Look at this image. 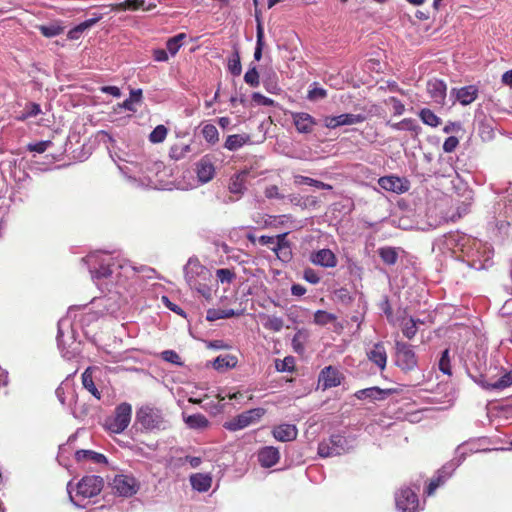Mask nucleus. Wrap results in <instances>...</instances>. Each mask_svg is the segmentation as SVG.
Here are the masks:
<instances>
[{
    "label": "nucleus",
    "instance_id": "35",
    "mask_svg": "<svg viewBox=\"0 0 512 512\" xmlns=\"http://www.w3.org/2000/svg\"><path fill=\"white\" fill-rule=\"evenodd\" d=\"M419 117L423 123L431 127H437L441 123L440 118L428 108H423L419 113Z\"/></svg>",
    "mask_w": 512,
    "mask_h": 512
},
{
    "label": "nucleus",
    "instance_id": "36",
    "mask_svg": "<svg viewBox=\"0 0 512 512\" xmlns=\"http://www.w3.org/2000/svg\"><path fill=\"white\" fill-rule=\"evenodd\" d=\"M202 135L204 139L214 145L219 141V132L215 125L213 124H206L202 128Z\"/></svg>",
    "mask_w": 512,
    "mask_h": 512
},
{
    "label": "nucleus",
    "instance_id": "48",
    "mask_svg": "<svg viewBox=\"0 0 512 512\" xmlns=\"http://www.w3.org/2000/svg\"><path fill=\"white\" fill-rule=\"evenodd\" d=\"M439 369L444 374L451 375L449 349H445L442 352L441 358L439 360Z\"/></svg>",
    "mask_w": 512,
    "mask_h": 512
},
{
    "label": "nucleus",
    "instance_id": "43",
    "mask_svg": "<svg viewBox=\"0 0 512 512\" xmlns=\"http://www.w3.org/2000/svg\"><path fill=\"white\" fill-rule=\"evenodd\" d=\"M276 370L279 372H290L294 369V359L291 356L285 357L283 360L275 361Z\"/></svg>",
    "mask_w": 512,
    "mask_h": 512
},
{
    "label": "nucleus",
    "instance_id": "56",
    "mask_svg": "<svg viewBox=\"0 0 512 512\" xmlns=\"http://www.w3.org/2000/svg\"><path fill=\"white\" fill-rule=\"evenodd\" d=\"M388 103L392 105L394 115H402L405 111L404 104L396 97H390Z\"/></svg>",
    "mask_w": 512,
    "mask_h": 512
},
{
    "label": "nucleus",
    "instance_id": "42",
    "mask_svg": "<svg viewBox=\"0 0 512 512\" xmlns=\"http://www.w3.org/2000/svg\"><path fill=\"white\" fill-rule=\"evenodd\" d=\"M234 311L232 309H219L217 311L215 310H209L206 320H218L223 318H230L233 317Z\"/></svg>",
    "mask_w": 512,
    "mask_h": 512
},
{
    "label": "nucleus",
    "instance_id": "22",
    "mask_svg": "<svg viewBox=\"0 0 512 512\" xmlns=\"http://www.w3.org/2000/svg\"><path fill=\"white\" fill-rule=\"evenodd\" d=\"M391 394L390 389H381L379 387H369L358 390L354 395L357 399L384 400Z\"/></svg>",
    "mask_w": 512,
    "mask_h": 512
},
{
    "label": "nucleus",
    "instance_id": "61",
    "mask_svg": "<svg viewBox=\"0 0 512 512\" xmlns=\"http://www.w3.org/2000/svg\"><path fill=\"white\" fill-rule=\"evenodd\" d=\"M153 58L158 62H166L168 60L167 51L164 49H154L153 50Z\"/></svg>",
    "mask_w": 512,
    "mask_h": 512
},
{
    "label": "nucleus",
    "instance_id": "23",
    "mask_svg": "<svg viewBox=\"0 0 512 512\" xmlns=\"http://www.w3.org/2000/svg\"><path fill=\"white\" fill-rule=\"evenodd\" d=\"M249 175L248 170H242L231 178L229 191L233 194L241 195L246 190V180Z\"/></svg>",
    "mask_w": 512,
    "mask_h": 512
},
{
    "label": "nucleus",
    "instance_id": "44",
    "mask_svg": "<svg viewBox=\"0 0 512 512\" xmlns=\"http://www.w3.org/2000/svg\"><path fill=\"white\" fill-rule=\"evenodd\" d=\"M228 69L234 76H239L241 74L242 67L238 51H235L233 58L229 60Z\"/></svg>",
    "mask_w": 512,
    "mask_h": 512
},
{
    "label": "nucleus",
    "instance_id": "17",
    "mask_svg": "<svg viewBox=\"0 0 512 512\" xmlns=\"http://www.w3.org/2000/svg\"><path fill=\"white\" fill-rule=\"evenodd\" d=\"M288 233L279 234L276 237V246L272 248V251L277 257L283 262H289L292 259V251L289 241L286 239Z\"/></svg>",
    "mask_w": 512,
    "mask_h": 512
},
{
    "label": "nucleus",
    "instance_id": "29",
    "mask_svg": "<svg viewBox=\"0 0 512 512\" xmlns=\"http://www.w3.org/2000/svg\"><path fill=\"white\" fill-rule=\"evenodd\" d=\"M184 421L191 429H205L209 425L208 419L200 413L189 415Z\"/></svg>",
    "mask_w": 512,
    "mask_h": 512
},
{
    "label": "nucleus",
    "instance_id": "51",
    "mask_svg": "<svg viewBox=\"0 0 512 512\" xmlns=\"http://www.w3.org/2000/svg\"><path fill=\"white\" fill-rule=\"evenodd\" d=\"M161 357L163 360L169 362V363H172V364H175V365H178V366H182L183 363L181 362V359H180V356L178 355V353H176L174 350H165L161 353Z\"/></svg>",
    "mask_w": 512,
    "mask_h": 512
},
{
    "label": "nucleus",
    "instance_id": "15",
    "mask_svg": "<svg viewBox=\"0 0 512 512\" xmlns=\"http://www.w3.org/2000/svg\"><path fill=\"white\" fill-rule=\"evenodd\" d=\"M447 86L443 80L433 78L427 82V92L434 103L443 105L446 98Z\"/></svg>",
    "mask_w": 512,
    "mask_h": 512
},
{
    "label": "nucleus",
    "instance_id": "2",
    "mask_svg": "<svg viewBox=\"0 0 512 512\" xmlns=\"http://www.w3.org/2000/svg\"><path fill=\"white\" fill-rule=\"evenodd\" d=\"M136 422L140 424L143 430L148 432L165 430L169 426L163 411L150 405L142 406L137 410Z\"/></svg>",
    "mask_w": 512,
    "mask_h": 512
},
{
    "label": "nucleus",
    "instance_id": "47",
    "mask_svg": "<svg viewBox=\"0 0 512 512\" xmlns=\"http://www.w3.org/2000/svg\"><path fill=\"white\" fill-rule=\"evenodd\" d=\"M41 112L40 106L36 103H29L25 107V111L22 113L20 117H18L19 120H26L30 117H35Z\"/></svg>",
    "mask_w": 512,
    "mask_h": 512
},
{
    "label": "nucleus",
    "instance_id": "14",
    "mask_svg": "<svg viewBox=\"0 0 512 512\" xmlns=\"http://www.w3.org/2000/svg\"><path fill=\"white\" fill-rule=\"evenodd\" d=\"M309 260L312 264L323 268H334L338 263L335 253L327 248L313 251L309 256Z\"/></svg>",
    "mask_w": 512,
    "mask_h": 512
},
{
    "label": "nucleus",
    "instance_id": "30",
    "mask_svg": "<svg viewBox=\"0 0 512 512\" xmlns=\"http://www.w3.org/2000/svg\"><path fill=\"white\" fill-rule=\"evenodd\" d=\"M381 260L387 265H394L398 260V253L393 247H381L378 249Z\"/></svg>",
    "mask_w": 512,
    "mask_h": 512
},
{
    "label": "nucleus",
    "instance_id": "5",
    "mask_svg": "<svg viewBox=\"0 0 512 512\" xmlns=\"http://www.w3.org/2000/svg\"><path fill=\"white\" fill-rule=\"evenodd\" d=\"M457 459L453 460L447 464H445L440 470H438L437 475L430 481L426 493L428 496L432 495L435 490L452 475L455 469L464 461L466 456V446L460 445L456 449Z\"/></svg>",
    "mask_w": 512,
    "mask_h": 512
},
{
    "label": "nucleus",
    "instance_id": "38",
    "mask_svg": "<svg viewBox=\"0 0 512 512\" xmlns=\"http://www.w3.org/2000/svg\"><path fill=\"white\" fill-rule=\"evenodd\" d=\"M307 333L303 330H299L292 339V345L295 352L303 354L305 350V342L307 340Z\"/></svg>",
    "mask_w": 512,
    "mask_h": 512
},
{
    "label": "nucleus",
    "instance_id": "13",
    "mask_svg": "<svg viewBox=\"0 0 512 512\" xmlns=\"http://www.w3.org/2000/svg\"><path fill=\"white\" fill-rule=\"evenodd\" d=\"M378 184L382 189L396 194L405 193L410 188V183L407 179L394 175L380 177Z\"/></svg>",
    "mask_w": 512,
    "mask_h": 512
},
{
    "label": "nucleus",
    "instance_id": "58",
    "mask_svg": "<svg viewBox=\"0 0 512 512\" xmlns=\"http://www.w3.org/2000/svg\"><path fill=\"white\" fill-rule=\"evenodd\" d=\"M201 324H203V322H189V333L195 339L203 340V334L199 331V326Z\"/></svg>",
    "mask_w": 512,
    "mask_h": 512
},
{
    "label": "nucleus",
    "instance_id": "6",
    "mask_svg": "<svg viewBox=\"0 0 512 512\" xmlns=\"http://www.w3.org/2000/svg\"><path fill=\"white\" fill-rule=\"evenodd\" d=\"M395 364L404 373L411 372L417 367V356L411 345L402 341L395 342Z\"/></svg>",
    "mask_w": 512,
    "mask_h": 512
},
{
    "label": "nucleus",
    "instance_id": "34",
    "mask_svg": "<svg viewBox=\"0 0 512 512\" xmlns=\"http://www.w3.org/2000/svg\"><path fill=\"white\" fill-rule=\"evenodd\" d=\"M186 38L185 33H179L171 38H169L166 42V47L168 52L174 56L177 54L181 46L183 45V40Z\"/></svg>",
    "mask_w": 512,
    "mask_h": 512
},
{
    "label": "nucleus",
    "instance_id": "10",
    "mask_svg": "<svg viewBox=\"0 0 512 512\" xmlns=\"http://www.w3.org/2000/svg\"><path fill=\"white\" fill-rule=\"evenodd\" d=\"M396 507L401 512H416L418 496L416 490L410 487L401 488L395 497Z\"/></svg>",
    "mask_w": 512,
    "mask_h": 512
},
{
    "label": "nucleus",
    "instance_id": "62",
    "mask_svg": "<svg viewBox=\"0 0 512 512\" xmlns=\"http://www.w3.org/2000/svg\"><path fill=\"white\" fill-rule=\"evenodd\" d=\"M103 93L110 94L114 97H120L121 91L117 86H103L100 88Z\"/></svg>",
    "mask_w": 512,
    "mask_h": 512
},
{
    "label": "nucleus",
    "instance_id": "4",
    "mask_svg": "<svg viewBox=\"0 0 512 512\" xmlns=\"http://www.w3.org/2000/svg\"><path fill=\"white\" fill-rule=\"evenodd\" d=\"M105 371L99 366H89L82 373V385L91 395L100 400L105 387L103 377Z\"/></svg>",
    "mask_w": 512,
    "mask_h": 512
},
{
    "label": "nucleus",
    "instance_id": "39",
    "mask_svg": "<svg viewBox=\"0 0 512 512\" xmlns=\"http://www.w3.org/2000/svg\"><path fill=\"white\" fill-rule=\"evenodd\" d=\"M191 148L186 144H175L171 147L169 155L174 160H180L185 157V155L190 152Z\"/></svg>",
    "mask_w": 512,
    "mask_h": 512
},
{
    "label": "nucleus",
    "instance_id": "63",
    "mask_svg": "<svg viewBox=\"0 0 512 512\" xmlns=\"http://www.w3.org/2000/svg\"><path fill=\"white\" fill-rule=\"evenodd\" d=\"M318 204H319V200L316 196L309 195L304 198V202H303L304 207L315 208L318 206Z\"/></svg>",
    "mask_w": 512,
    "mask_h": 512
},
{
    "label": "nucleus",
    "instance_id": "60",
    "mask_svg": "<svg viewBox=\"0 0 512 512\" xmlns=\"http://www.w3.org/2000/svg\"><path fill=\"white\" fill-rule=\"evenodd\" d=\"M337 116H325L323 119L324 126L328 129H336L340 127Z\"/></svg>",
    "mask_w": 512,
    "mask_h": 512
},
{
    "label": "nucleus",
    "instance_id": "1",
    "mask_svg": "<svg viewBox=\"0 0 512 512\" xmlns=\"http://www.w3.org/2000/svg\"><path fill=\"white\" fill-rule=\"evenodd\" d=\"M83 322H58L57 345L66 360L75 359L80 353V330Z\"/></svg>",
    "mask_w": 512,
    "mask_h": 512
},
{
    "label": "nucleus",
    "instance_id": "11",
    "mask_svg": "<svg viewBox=\"0 0 512 512\" xmlns=\"http://www.w3.org/2000/svg\"><path fill=\"white\" fill-rule=\"evenodd\" d=\"M113 489L123 497H131L137 493L139 485L131 475H116L112 482Z\"/></svg>",
    "mask_w": 512,
    "mask_h": 512
},
{
    "label": "nucleus",
    "instance_id": "52",
    "mask_svg": "<svg viewBox=\"0 0 512 512\" xmlns=\"http://www.w3.org/2000/svg\"><path fill=\"white\" fill-rule=\"evenodd\" d=\"M252 101L254 103H256L257 105H262V106H275V104H276L273 99L268 98L259 92H254L252 94Z\"/></svg>",
    "mask_w": 512,
    "mask_h": 512
},
{
    "label": "nucleus",
    "instance_id": "26",
    "mask_svg": "<svg viewBox=\"0 0 512 512\" xmlns=\"http://www.w3.org/2000/svg\"><path fill=\"white\" fill-rule=\"evenodd\" d=\"M100 19H102V15H95V17L85 20L84 22L78 24L74 28H72L67 36L71 40H77L80 38L81 34L91 28L93 25H95Z\"/></svg>",
    "mask_w": 512,
    "mask_h": 512
},
{
    "label": "nucleus",
    "instance_id": "41",
    "mask_svg": "<svg viewBox=\"0 0 512 512\" xmlns=\"http://www.w3.org/2000/svg\"><path fill=\"white\" fill-rule=\"evenodd\" d=\"M512 385V370L506 372L498 380L494 381L490 386L495 390H503Z\"/></svg>",
    "mask_w": 512,
    "mask_h": 512
},
{
    "label": "nucleus",
    "instance_id": "20",
    "mask_svg": "<svg viewBox=\"0 0 512 512\" xmlns=\"http://www.w3.org/2000/svg\"><path fill=\"white\" fill-rule=\"evenodd\" d=\"M368 359L373 362L380 370H384L387 364V353L383 343L379 342L367 351Z\"/></svg>",
    "mask_w": 512,
    "mask_h": 512
},
{
    "label": "nucleus",
    "instance_id": "49",
    "mask_svg": "<svg viewBox=\"0 0 512 512\" xmlns=\"http://www.w3.org/2000/svg\"><path fill=\"white\" fill-rule=\"evenodd\" d=\"M50 146H52V141L44 140L37 143H29L26 148L30 152L41 154L44 153Z\"/></svg>",
    "mask_w": 512,
    "mask_h": 512
},
{
    "label": "nucleus",
    "instance_id": "45",
    "mask_svg": "<svg viewBox=\"0 0 512 512\" xmlns=\"http://www.w3.org/2000/svg\"><path fill=\"white\" fill-rule=\"evenodd\" d=\"M216 276L221 283H231L236 278L235 272L228 268L218 269L216 271Z\"/></svg>",
    "mask_w": 512,
    "mask_h": 512
},
{
    "label": "nucleus",
    "instance_id": "32",
    "mask_svg": "<svg viewBox=\"0 0 512 512\" xmlns=\"http://www.w3.org/2000/svg\"><path fill=\"white\" fill-rule=\"evenodd\" d=\"M237 364V359L234 356L231 355H225V356H218L213 361V367L216 370H223L228 368H233Z\"/></svg>",
    "mask_w": 512,
    "mask_h": 512
},
{
    "label": "nucleus",
    "instance_id": "59",
    "mask_svg": "<svg viewBox=\"0 0 512 512\" xmlns=\"http://www.w3.org/2000/svg\"><path fill=\"white\" fill-rule=\"evenodd\" d=\"M327 96V91L323 88H314L309 91L308 93V99L310 100H316V99H323Z\"/></svg>",
    "mask_w": 512,
    "mask_h": 512
},
{
    "label": "nucleus",
    "instance_id": "46",
    "mask_svg": "<svg viewBox=\"0 0 512 512\" xmlns=\"http://www.w3.org/2000/svg\"><path fill=\"white\" fill-rule=\"evenodd\" d=\"M245 82L251 87H258L260 84L259 73L256 67L250 68L244 75Z\"/></svg>",
    "mask_w": 512,
    "mask_h": 512
},
{
    "label": "nucleus",
    "instance_id": "3",
    "mask_svg": "<svg viewBox=\"0 0 512 512\" xmlns=\"http://www.w3.org/2000/svg\"><path fill=\"white\" fill-rule=\"evenodd\" d=\"M352 447V441L347 437L334 434L319 443L318 455L323 458L338 456L347 453Z\"/></svg>",
    "mask_w": 512,
    "mask_h": 512
},
{
    "label": "nucleus",
    "instance_id": "40",
    "mask_svg": "<svg viewBox=\"0 0 512 512\" xmlns=\"http://www.w3.org/2000/svg\"><path fill=\"white\" fill-rule=\"evenodd\" d=\"M168 130L164 125L156 126L149 135V140L152 143H161L165 140Z\"/></svg>",
    "mask_w": 512,
    "mask_h": 512
},
{
    "label": "nucleus",
    "instance_id": "24",
    "mask_svg": "<svg viewBox=\"0 0 512 512\" xmlns=\"http://www.w3.org/2000/svg\"><path fill=\"white\" fill-rule=\"evenodd\" d=\"M478 96V88L475 85H468L456 91L457 100L464 106L471 104Z\"/></svg>",
    "mask_w": 512,
    "mask_h": 512
},
{
    "label": "nucleus",
    "instance_id": "53",
    "mask_svg": "<svg viewBox=\"0 0 512 512\" xmlns=\"http://www.w3.org/2000/svg\"><path fill=\"white\" fill-rule=\"evenodd\" d=\"M303 278L311 284H318L320 281L318 273L312 268H306L304 270Z\"/></svg>",
    "mask_w": 512,
    "mask_h": 512
},
{
    "label": "nucleus",
    "instance_id": "50",
    "mask_svg": "<svg viewBox=\"0 0 512 512\" xmlns=\"http://www.w3.org/2000/svg\"><path fill=\"white\" fill-rule=\"evenodd\" d=\"M161 302L164 304L165 308L173 311L174 313H176L177 315H179L181 317H184V318L186 317V314H185L184 310L181 308V306L170 301V299L167 296H162Z\"/></svg>",
    "mask_w": 512,
    "mask_h": 512
},
{
    "label": "nucleus",
    "instance_id": "9",
    "mask_svg": "<svg viewBox=\"0 0 512 512\" xmlns=\"http://www.w3.org/2000/svg\"><path fill=\"white\" fill-rule=\"evenodd\" d=\"M76 487L78 496L92 498L101 492L103 479L96 475L85 476L78 482Z\"/></svg>",
    "mask_w": 512,
    "mask_h": 512
},
{
    "label": "nucleus",
    "instance_id": "19",
    "mask_svg": "<svg viewBox=\"0 0 512 512\" xmlns=\"http://www.w3.org/2000/svg\"><path fill=\"white\" fill-rule=\"evenodd\" d=\"M319 382L322 383L323 389L337 387L341 384L340 374L332 366L325 367L320 372Z\"/></svg>",
    "mask_w": 512,
    "mask_h": 512
},
{
    "label": "nucleus",
    "instance_id": "7",
    "mask_svg": "<svg viewBox=\"0 0 512 512\" xmlns=\"http://www.w3.org/2000/svg\"><path fill=\"white\" fill-rule=\"evenodd\" d=\"M131 415V405L126 402L121 403L116 407L114 415L106 420L105 426L112 433L120 434L128 427Z\"/></svg>",
    "mask_w": 512,
    "mask_h": 512
},
{
    "label": "nucleus",
    "instance_id": "21",
    "mask_svg": "<svg viewBox=\"0 0 512 512\" xmlns=\"http://www.w3.org/2000/svg\"><path fill=\"white\" fill-rule=\"evenodd\" d=\"M272 434L276 440L288 442L296 439L298 430L293 424H280L274 427Z\"/></svg>",
    "mask_w": 512,
    "mask_h": 512
},
{
    "label": "nucleus",
    "instance_id": "25",
    "mask_svg": "<svg viewBox=\"0 0 512 512\" xmlns=\"http://www.w3.org/2000/svg\"><path fill=\"white\" fill-rule=\"evenodd\" d=\"M75 459L78 462L87 460V461H91V462L97 463V464H106L107 463V458L105 455L95 452V451H92V450L82 449V450L76 451Z\"/></svg>",
    "mask_w": 512,
    "mask_h": 512
},
{
    "label": "nucleus",
    "instance_id": "12",
    "mask_svg": "<svg viewBox=\"0 0 512 512\" xmlns=\"http://www.w3.org/2000/svg\"><path fill=\"white\" fill-rule=\"evenodd\" d=\"M292 123L299 134H311L314 132L318 121L307 112H291Z\"/></svg>",
    "mask_w": 512,
    "mask_h": 512
},
{
    "label": "nucleus",
    "instance_id": "8",
    "mask_svg": "<svg viewBox=\"0 0 512 512\" xmlns=\"http://www.w3.org/2000/svg\"><path fill=\"white\" fill-rule=\"evenodd\" d=\"M264 414L265 410L263 408L246 410L233 419L226 421L223 427L231 432L239 431L258 422Z\"/></svg>",
    "mask_w": 512,
    "mask_h": 512
},
{
    "label": "nucleus",
    "instance_id": "18",
    "mask_svg": "<svg viewBox=\"0 0 512 512\" xmlns=\"http://www.w3.org/2000/svg\"><path fill=\"white\" fill-rule=\"evenodd\" d=\"M280 459L279 450L273 446H266L259 450L258 461L262 467L270 468Z\"/></svg>",
    "mask_w": 512,
    "mask_h": 512
},
{
    "label": "nucleus",
    "instance_id": "54",
    "mask_svg": "<svg viewBox=\"0 0 512 512\" xmlns=\"http://www.w3.org/2000/svg\"><path fill=\"white\" fill-rule=\"evenodd\" d=\"M417 322H406L405 326L402 328L403 335L408 338L412 339L416 333H417Z\"/></svg>",
    "mask_w": 512,
    "mask_h": 512
},
{
    "label": "nucleus",
    "instance_id": "57",
    "mask_svg": "<svg viewBox=\"0 0 512 512\" xmlns=\"http://www.w3.org/2000/svg\"><path fill=\"white\" fill-rule=\"evenodd\" d=\"M264 195L268 199H283L284 196L279 193V188L276 185H270L265 188Z\"/></svg>",
    "mask_w": 512,
    "mask_h": 512
},
{
    "label": "nucleus",
    "instance_id": "31",
    "mask_svg": "<svg viewBox=\"0 0 512 512\" xmlns=\"http://www.w3.org/2000/svg\"><path fill=\"white\" fill-rule=\"evenodd\" d=\"M145 0H125L121 3L112 4V10L124 11V10H138L144 7Z\"/></svg>",
    "mask_w": 512,
    "mask_h": 512
},
{
    "label": "nucleus",
    "instance_id": "64",
    "mask_svg": "<svg viewBox=\"0 0 512 512\" xmlns=\"http://www.w3.org/2000/svg\"><path fill=\"white\" fill-rule=\"evenodd\" d=\"M503 84L512 87V69L506 71L501 78Z\"/></svg>",
    "mask_w": 512,
    "mask_h": 512
},
{
    "label": "nucleus",
    "instance_id": "37",
    "mask_svg": "<svg viewBox=\"0 0 512 512\" xmlns=\"http://www.w3.org/2000/svg\"><path fill=\"white\" fill-rule=\"evenodd\" d=\"M41 34L47 38L55 37L63 33L64 27L57 23H52L49 25H40L38 27Z\"/></svg>",
    "mask_w": 512,
    "mask_h": 512
},
{
    "label": "nucleus",
    "instance_id": "28",
    "mask_svg": "<svg viewBox=\"0 0 512 512\" xmlns=\"http://www.w3.org/2000/svg\"><path fill=\"white\" fill-rule=\"evenodd\" d=\"M193 489L199 492H206L210 489L212 478L208 474L197 473L190 477Z\"/></svg>",
    "mask_w": 512,
    "mask_h": 512
},
{
    "label": "nucleus",
    "instance_id": "55",
    "mask_svg": "<svg viewBox=\"0 0 512 512\" xmlns=\"http://www.w3.org/2000/svg\"><path fill=\"white\" fill-rule=\"evenodd\" d=\"M458 144H459L458 138L455 136H450V137L446 138V140L444 141L443 150L446 153H451L457 148Z\"/></svg>",
    "mask_w": 512,
    "mask_h": 512
},
{
    "label": "nucleus",
    "instance_id": "33",
    "mask_svg": "<svg viewBox=\"0 0 512 512\" xmlns=\"http://www.w3.org/2000/svg\"><path fill=\"white\" fill-rule=\"evenodd\" d=\"M340 126L354 125L362 123L366 120V116L362 114L344 113L337 116Z\"/></svg>",
    "mask_w": 512,
    "mask_h": 512
},
{
    "label": "nucleus",
    "instance_id": "27",
    "mask_svg": "<svg viewBox=\"0 0 512 512\" xmlns=\"http://www.w3.org/2000/svg\"><path fill=\"white\" fill-rule=\"evenodd\" d=\"M250 141V136L247 134H232L226 138L224 148L229 151H236L243 147Z\"/></svg>",
    "mask_w": 512,
    "mask_h": 512
},
{
    "label": "nucleus",
    "instance_id": "16",
    "mask_svg": "<svg viewBox=\"0 0 512 512\" xmlns=\"http://www.w3.org/2000/svg\"><path fill=\"white\" fill-rule=\"evenodd\" d=\"M196 173L200 182L207 183L215 175V167L209 156L202 157L196 164Z\"/></svg>",
    "mask_w": 512,
    "mask_h": 512
}]
</instances>
